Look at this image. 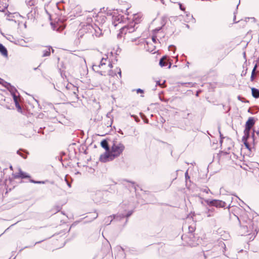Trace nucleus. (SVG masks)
<instances>
[{"label":"nucleus","instance_id":"f257e3e1","mask_svg":"<svg viewBox=\"0 0 259 259\" xmlns=\"http://www.w3.org/2000/svg\"><path fill=\"white\" fill-rule=\"evenodd\" d=\"M125 147L120 142L113 141L109 152H105L100 156V160L102 162H107L113 160L120 156L124 150Z\"/></svg>","mask_w":259,"mask_h":259},{"label":"nucleus","instance_id":"f03ea898","mask_svg":"<svg viewBox=\"0 0 259 259\" xmlns=\"http://www.w3.org/2000/svg\"><path fill=\"white\" fill-rule=\"evenodd\" d=\"M242 224L240 226L239 233L242 236L250 235L253 233V235L257 233V227L255 225L254 221L243 215L241 218Z\"/></svg>","mask_w":259,"mask_h":259},{"label":"nucleus","instance_id":"7ed1b4c3","mask_svg":"<svg viewBox=\"0 0 259 259\" xmlns=\"http://www.w3.org/2000/svg\"><path fill=\"white\" fill-rule=\"evenodd\" d=\"M142 17L140 14H135L133 16V21L127 25L122 27L120 29V33L126 34L127 33H132L138 28V25L141 21Z\"/></svg>","mask_w":259,"mask_h":259},{"label":"nucleus","instance_id":"20e7f679","mask_svg":"<svg viewBox=\"0 0 259 259\" xmlns=\"http://www.w3.org/2000/svg\"><path fill=\"white\" fill-rule=\"evenodd\" d=\"M255 120L254 117H249L247 121L245 123V129L244 130V136L243 137L249 138L250 131L254 125Z\"/></svg>","mask_w":259,"mask_h":259},{"label":"nucleus","instance_id":"39448f33","mask_svg":"<svg viewBox=\"0 0 259 259\" xmlns=\"http://www.w3.org/2000/svg\"><path fill=\"white\" fill-rule=\"evenodd\" d=\"M88 32L89 34H92V36H96L99 37L102 34V30L96 24L93 25L92 24H88Z\"/></svg>","mask_w":259,"mask_h":259},{"label":"nucleus","instance_id":"423d86ee","mask_svg":"<svg viewBox=\"0 0 259 259\" xmlns=\"http://www.w3.org/2000/svg\"><path fill=\"white\" fill-rule=\"evenodd\" d=\"M205 201L208 205L214 206H215L216 207H225L226 205V203L225 202L220 200L206 199L205 200Z\"/></svg>","mask_w":259,"mask_h":259},{"label":"nucleus","instance_id":"0eeeda50","mask_svg":"<svg viewBox=\"0 0 259 259\" xmlns=\"http://www.w3.org/2000/svg\"><path fill=\"white\" fill-rule=\"evenodd\" d=\"M89 14L87 16V24H91L93 22V18L96 19L98 17V13L95 9L87 11Z\"/></svg>","mask_w":259,"mask_h":259},{"label":"nucleus","instance_id":"6e6552de","mask_svg":"<svg viewBox=\"0 0 259 259\" xmlns=\"http://www.w3.org/2000/svg\"><path fill=\"white\" fill-rule=\"evenodd\" d=\"M88 35H89L88 32V24H87L84 25L82 28L79 30L77 34V36L78 39H79L81 38H83L84 36Z\"/></svg>","mask_w":259,"mask_h":259},{"label":"nucleus","instance_id":"1a4fd4ad","mask_svg":"<svg viewBox=\"0 0 259 259\" xmlns=\"http://www.w3.org/2000/svg\"><path fill=\"white\" fill-rule=\"evenodd\" d=\"M104 194L102 191H98L95 194L93 200L96 203H103L104 202L103 200Z\"/></svg>","mask_w":259,"mask_h":259},{"label":"nucleus","instance_id":"9d476101","mask_svg":"<svg viewBox=\"0 0 259 259\" xmlns=\"http://www.w3.org/2000/svg\"><path fill=\"white\" fill-rule=\"evenodd\" d=\"M124 16L121 15H115L112 17V24L114 26H116L118 23H121L123 21Z\"/></svg>","mask_w":259,"mask_h":259},{"label":"nucleus","instance_id":"9b49d317","mask_svg":"<svg viewBox=\"0 0 259 259\" xmlns=\"http://www.w3.org/2000/svg\"><path fill=\"white\" fill-rule=\"evenodd\" d=\"M14 177L16 179L21 178V179H25V178H30V176L29 175L23 171L20 168L19 169V171L16 172L13 175Z\"/></svg>","mask_w":259,"mask_h":259},{"label":"nucleus","instance_id":"f8f14e48","mask_svg":"<svg viewBox=\"0 0 259 259\" xmlns=\"http://www.w3.org/2000/svg\"><path fill=\"white\" fill-rule=\"evenodd\" d=\"M5 83V87L9 91L11 95L15 94L18 93L17 89L11 85L10 83L6 82Z\"/></svg>","mask_w":259,"mask_h":259},{"label":"nucleus","instance_id":"ddd939ff","mask_svg":"<svg viewBox=\"0 0 259 259\" xmlns=\"http://www.w3.org/2000/svg\"><path fill=\"white\" fill-rule=\"evenodd\" d=\"M9 0H0V12H4L9 6Z\"/></svg>","mask_w":259,"mask_h":259},{"label":"nucleus","instance_id":"4468645a","mask_svg":"<svg viewBox=\"0 0 259 259\" xmlns=\"http://www.w3.org/2000/svg\"><path fill=\"white\" fill-rule=\"evenodd\" d=\"M51 50H52V52L53 53L54 50L51 47H49L46 48L43 51H42V57H48L51 54Z\"/></svg>","mask_w":259,"mask_h":259},{"label":"nucleus","instance_id":"2eb2a0df","mask_svg":"<svg viewBox=\"0 0 259 259\" xmlns=\"http://www.w3.org/2000/svg\"><path fill=\"white\" fill-rule=\"evenodd\" d=\"M168 61L166 56H163L159 60V64L161 67H165L167 65Z\"/></svg>","mask_w":259,"mask_h":259},{"label":"nucleus","instance_id":"dca6fc26","mask_svg":"<svg viewBox=\"0 0 259 259\" xmlns=\"http://www.w3.org/2000/svg\"><path fill=\"white\" fill-rule=\"evenodd\" d=\"M101 145L102 148H103L105 150V152H109L110 151V148L109 146L108 143L106 140H103L101 142Z\"/></svg>","mask_w":259,"mask_h":259},{"label":"nucleus","instance_id":"f3484780","mask_svg":"<svg viewBox=\"0 0 259 259\" xmlns=\"http://www.w3.org/2000/svg\"><path fill=\"white\" fill-rule=\"evenodd\" d=\"M11 95L13 98L15 106H16V108L18 109V111L21 110V107L19 103V101L18 100V98H17V96L16 95V94H13Z\"/></svg>","mask_w":259,"mask_h":259},{"label":"nucleus","instance_id":"a211bd4d","mask_svg":"<svg viewBox=\"0 0 259 259\" xmlns=\"http://www.w3.org/2000/svg\"><path fill=\"white\" fill-rule=\"evenodd\" d=\"M0 53L5 57L8 56V51L6 48L0 43Z\"/></svg>","mask_w":259,"mask_h":259},{"label":"nucleus","instance_id":"6ab92c4d","mask_svg":"<svg viewBox=\"0 0 259 259\" xmlns=\"http://www.w3.org/2000/svg\"><path fill=\"white\" fill-rule=\"evenodd\" d=\"M252 96L256 99L259 98V90L255 88H252L251 89Z\"/></svg>","mask_w":259,"mask_h":259},{"label":"nucleus","instance_id":"aec40b11","mask_svg":"<svg viewBox=\"0 0 259 259\" xmlns=\"http://www.w3.org/2000/svg\"><path fill=\"white\" fill-rule=\"evenodd\" d=\"M249 138H247L242 137V141L243 144H244L245 147L249 150H251L250 146L248 142H247V140Z\"/></svg>","mask_w":259,"mask_h":259},{"label":"nucleus","instance_id":"412c9836","mask_svg":"<svg viewBox=\"0 0 259 259\" xmlns=\"http://www.w3.org/2000/svg\"><path fill=\"white\" fill-rule=\"evenodd\" d=\"M6 38L11 42H14L15 44H18L19 42L18 40H16V39L11 35H8V36L6 37Z\"/></svg>","mask_w":259,"mask_h":259},{"label":"nucleus","instance_id":"4be33fe9","mask_svg":"<svg viewBox=\"0 0 259 259\" xmlns=\"http://www.w3.org/2000/svg\"><path fill=\"white\" fill-rule=\"evenodd\" d=\"M29 182L34 183V184H44L46 183V182H48V180L46 181H35L33 179H30Z\"/></svg>","mask_w":259,"mask_h":259},{"label":"nucleus","instance_id":"5701e85b","mask_svg":"<svg viewBox=\"0 0 259 259\" xmlns=\"http://www.w3.org/2000/svg\"><path fill=\"white\" fill-rule=\"evenodd\" d=\"M256 67H257V65H255L252 71V73H251V77H250V80L251 81H253L254 79V73H255V72L256 71Z\"/></svg>","mask_w":259,"mask_h":259},{"label":"nucleus","instance_id":"b1692460","mask_svg":"<svg viewBox=\"0 0 259 259\" xmlns=\"http://www.w3.org/2000/svg\"><path fill=\"white\" fill-rule=\"evenodd\" d=\"M22 150H19L17 151V153L20 156H21L22 157H23V158L25 159L27 157V154H28V152H26L25 154H24L22 152Z\"/></svg>","mask_w":259,"mask_h":259},{"label":"nucleus","instance_id":"393cba45","mask_svg":"<svg viewBox=\"0 0 259 259\" xmlns=\"http://www.w3.org/2000/svg\"><path fill=\"white\" fill-rule=\"evenodd\" d=\"M75 11H76V14L74 15L75 17H78L81 15V11L80 7H77Z\"/></svg>","mask_w":259,"mask_h":259},{"label":"nucleus","instance_id":"a878e982","mask_svg":"<svg viewBox=\"0 0 259 259\" xmlns=\"http://www.w3.org/2000/svg\"><path fill=\"white\" fill-rule=\"evenodd\" d=\"M112 221V216H109L105 219V224L107 225H109L110 224L111 222Z\"/></svg>","mask_w":259,"mask_h":259},{"label":"nucleus","instance_id":"bb28decb","mask_svg":"<svg viewBox=\"0 0 259 259\" xmlns=\"http://www.w3.org/2000/svg\"><path fill=\"white\" fill-rule=\"evenodd\" d=\"M255 130H253L252 133L251 135V139L252 140V143H253V145H255V143L256 137H255Z\"/></svg>","mask_w":259,"mask_h":259},{"label":"nucleus","instance_id":"cd10ccee","mask_svg":"<svg viewBox=\"0 0 259 259\" xmlns=\"http://www.w3.org/2000/svg\"><path fill=\"white\" fill-rule=\"evenodd\" d=\"M181 84L186 87H192L193 85V83L192 82H182Z\"/></svg>","mask_w":259,"mask_h":259},{"label":"nucleus","instance_id":"c85d7f7f","mask_svg":"<svg viewBox=\"0 0 259 259\" xmlns=\"http://www.w3.org/2000/svg\"><path fill=\"white\" fill-rule=\"evenodd\" d=\"M107 59L103 58L102 60L100 61V65H99V67H100L101 66H103L106 64L105 62L106 61Z\"/></svg>","mask_w":259,"mask_h":259},{"label":"nucleus","instance_id":"c756f323","mask_svg":"<svg viewBox=\"0 0 259 259\" xmlns=\"http://www.w3.org/2000/svg\"><path fill=\"white\" fill-rule=\"evenodd\" d=\"M169 50L172 51H174V52H175V51L176 50V47L173 45H170L169 46Z\"/></svg>","mask_w":259,"mask_h":259},{"label":"nucleus","instance_id":"7c9ffc66","mask_svg":"<svg viewBox=\"0 0 259 259\" xmlns=\"http://www.w3.org/2000/svg\"><path fill=\"white\" fill-rule=\"evenodd\" d=\"M202 191L206 193H208V192L210 191V190L208 188H206L202 189Z\"/></svg>","mask_w":259,"mask_h":259},{"label":"nucleus","instance_id":"2f4dec72","mask_svg":"<svg viewBox=\"0 0 259 259\" xmlns=\"http://www.w3.org/2000/svg\"><path fill=\"white\" fill-rule=\"evenodd\" d=\"M137 93H143L144 91L141 89H138L137 90Z\"/></svg>","mask_w":259,"mask_h":259},{"label":"nucleus","instance_id":"473e14b6","mask_svg":"<svg viewBox=\"0 0 259 259\" xmlns=\"http://www.w3.org/2000/svg\"><path fill=\"white\" fill-rule=\"evenodd\" d=\"M117 69L118 70L117 72V73L119 74L120 78L121 77V71L120 68H117Z\"/></svg>","mask_w":259,"mask_h":259},{"label":"nucleus","instance_id":"72a5a7b5","mask_svg":"<svg viewBox=\"0 0 259 259\" xmlns=\"http://www.w3.org/2000/svg\"><path fill=\"white\" fill-rule=\"evenodd\" d=\"M185 178H186V180H188V179H190V177L188 175V171H186L185 172Z\"/></svg>","mask_w":259,"mask_h":259},{"label":"nucleus","instance_id":"f704fd0d","mask_svg":"<svg viewBox=\"0 0 259 259\" xmlns=\"http://www.w3.org/2000/svg\"><path fill=\"white\" fill-rule=\"evenodd\" d=\"M147 50L150 52L153 53V54L155 53V49H147Z\"/></svg>","mask_w":259,"mask_h":259},{"label":"nucleus","instance_id":"c9c22d12","mask_svg":"<svg viewBox=\"0 0 259 259\" xmlns=\"http://www.w3.org/2000/svg\"><path fill=\"white\" fill-rule=\"evenodd\" d=\"M65 181H66V183L67 184V185H68V186L69 187H71V183H70L67 180V179L66 178L65 179Z\"/></svg>","mask_w":259,"mask_h":259},{"label":"nucleus","instance_id":"e433bc0d","mask_svg":"<svg viewBox=\"0 0 259 259\" xmlns=\"http://www.w3.org/2000/svg\"><path fill=\"white\" fill-rule=\"evenodd\" d=\"M247 69H246L245 70H243L241 73L242 76H245L247 73Z\"/></svg>","mask_w":259,"mask_h":259},{"label":"nucleus","instance_id":"4c0bfd02","mask_svg":"<svg viewBox=\"0 0 259 259\" xmlns=\"http://www.w3.org/2000/svg\"><path fill=\"white\" fill-rule=\"evenodd\" d=\"M98 72L101 75H105V71H99Z\"/></svg>","mask_w":259,"mask_h":259},{"label":"nucleus","instance_id":"58836bf2","mask_svg":"<svg viewBox=\"0 0 259 259\" xmlns=\"http://www.w3.org/2000/svg\"><path fill=\"white\" fill-rule=\"evenodd\" d=\"M61 208V207L60 206H56V212L60 211Z\"/></svg>","mask_w":259,"mask_h":259},{"label":"nucleus","instance_id":"ea45409f","mask_svg":"<svg viewBox=\"0 0 259 259\" xmlns=\"http://www.w3.org/2000/svg\"><path fill=\"white\" fill-rule=\"evenodd\" d=\"M98 214L97 213H96V212L94 213V214H93L94 219H96L98 217Z\"/></svg>","mask_w":259,"mask_h":259},{"label":"nucleus","instance_id":"a19ab883","mask_svg":"<svg viewBox=\"0 0 259 259\" xmlns=\"http://www.w3.org/2000/svg\"><path fill=\"white\" fill-rule=\"evenodd\" d=\"M179 6H180V9L181 10H185V8H184L182 6V4H179Z\"/></svg>","mask_w":259,"mask_h":259},{"label":"nucleus","instance_id":"79ce46f5","mask_svg":"<svg viewBox=\"0 0 259 259\" xmlns=\"http://www.w3.org/2000/svg\"><path fill=\"white\" fill-rule=\"evenodd\" d=\"M152 39L154 43H156L157 39L155 36H152Z\"/></svg>","mask_w":259,"mask_h":259},{"label":"nucleus","instance_id":"37998d69","mask_svg":"<svg viewBox=\"0 0 259 259\" xmlns=\"http://www.w3.org/2000/svg\"><path fill=\"white\" fill-rule=\"evenodd\" d=\"M132 214V212H128L126 214V217L127 218L129 217Z\"/></svg>","mask_w":259,"mask_h":259},{"label":"nucleus","instance_id":"c03bdc74","mask_svg":"<svg viewBox=\"0 0 259 259\" xmlns=\"http://www.w3.org/2000/svg\"><path fill=\"white\" fill-rule=\"evenodd\" d=\"M201 92V91L199 90V91H197L196 93V96L197 97L199 96V95L200 94V93Z\"/></svg>","mask_w":259,"mask_h":259},{"label":"nucleus","instance_id":"a18cd8bd","mask_svg":"<svg viewBox=\"0 0 259 259\" xmlns=\"http://www.w3.org/2000/svg\"><path fill=\"white\" fill-rule=\"evenodd\" d=\"M220 137H221V140H220V143H222L223 142V140H222V138H223V136L221 133V132H220Z\"/></svg>","mask_w":259,"mask_h":259},{"label":"nucleus","instance_id":"49530a36","mask_svg":"<svg viewBox=\"0 0 259 259\" xmlns=\"http://www.w3.org/2000/svg\"><path fill=\"white\" fill-rule=\"evenodd\" d=\"M237 99H238L239 100L241 101L242 102H243V101L242 100V97H241L240 96H238L237 97Z\"/></svg>","mask_w":259,"mask_h":259},{"label":"nucleus","instance_id":"de8ad7c7","mask_svg":"<svg viewBox=\"0 0 259 259\" xmlns=\"http://www.w3.org/2000/svg\"><path fill=\"white\" fill-rule=\"evenodd\" d=\"M118 133H119V134H120L121 135L123 134V133L122 132V131L120 129L119 130V131H118Z\"/></svg>","mask_w":259,"mask_h":259},{"label":"nucleus","instance_id":"09e8293b","mask_svg":"<svg viewBox=\"0 0 259 259\" xmlns=\"http://www.w3.org/2000/svg\"><path fill=\"white\" fill-rule=\"evenodd\" d=\"M108 66H109L110 68H112V67H113L112 64L110 62L109 63V64H108Z\"/></svg>","mask_w":259,"mask_h":259},{"label":"nucleus","instance_id":"8fccbe9b","mask_svg":"<svg viewBox=\"0 0 259 259\" xmlns=\"http://www.w3.org/2000/svg\"><path fill=\"white\" fill-rule=\"evenodd\" d=\"M132 183L134 185L133 187H134V189H135V191H136V186L135 185V183L134 182H132Z\"/></svg>","mask_w":259,"mask_h":259},{"label":"nucleus","instance_id":"3c124183","mask_svg":"<svg viewBox=\"0 0 259 259\" xmlns=\"http://www.w3.org/2000/svg\"><path fill=\"white\" fill-rule=\"evenodd\" d=\"M255 134H256L257 136H259V131H255Z\"/></svg>","mask_w":259,"mask_h":259},{"label":"nucleus","instance_id":"603ef678","mask_svg":"<svg viewBox=\"0 0 259 259\" xmlns=\"http://www.w3.org/2000/svg\"><path fill=\"white\" fill-rule=\"evenodd\" d=\"M109 74L110 75H112V76H113V74H112V71L111 70H110V72H109Z\"/></svg>","mask_w":259,"mask_h":259},{"label":"nucleus","instance_id":"864d4df0","mask_svg":"<svg viewBox=\"0 0 259 259\" xmlns=\"http://www.w3.org/2000/svg\"><path fill=\"white\" fill-rule=\"evenodd\" d=\"M209 213V210L208 211V212H207V216L208 217H210V216H211V215H210L209 213Z\"/></svg>","mask_w":259,"mask_h":259},{"label":"nucleus","instance_id":"5fc2aeb1","mask_svg":"<svg viewBox=\"0 0 259 259\" xmlns=\"http://www.w3.org/2000/svg\"><path fill=\"white\" fill-rule=\"evenodd\" d=\"M156 84H157V85H160V81H157L156 82Z\"/></svg>","mask_w":259,"mask_h":259},{"label":"nucleus","instance_id":"6e6d98bb","mask_svg":"<svg viewBox=\"0 0 259 259\" xmlns=\"http://www.w3.org/2000/svg\"><path fill=\"white\" fill-rule=\"evenodd\" d=\"M171 64L170 63H169V65H168V68H170V67H171Z\"/></svg>","mask_w":259,"mask_h":259},{"label":"nucleus","instance_id":"4d7b16f0","mask_svg":"<svg viewBox=\"0 0 259 259\" xmlns=\"http://www.w3.org/2000/svg\"><path fill=\"white\" fill-rule=\"evenodd\" d=\"M234 20H235V19H236V13H234Z\"/></svg>","mask_w":259,"mask_h":259},{"label":"nucleus","instance_id":"13d9d810","mask_svg":"<svg viewBox=\"0 0 259 259\" xmlns=\"http://www.w3.org/2000/svg\"><path fill=\"white\" fill-rule=\"evenodd\" d=\"M41 130H42V128H41V127H40V128H39V131H38V133H41V131H41Z\"/></svg>","mask_w":259,"mask_h":259},{"label":"nucleus","instance_id":"bf43d9fd","mask_svg":"<svg viewBox=\"0 0 259 259\" xmlns=\"http://www.w3.org/2000/svg\"><path fill=\"white\" fill-rule=\"evenodd\" d=\"M161 28H159V29H156L155 31H158Z\"/></svg>","mask_w":259,"mask_h":259},{"label":"nucleus","instance_id":"052dcab7","mask_svg":"<svg viewBox=\"0 0 259 259\" xmlns=\"http://www.w3.org/2000/svg\"><path fill=\"white\" fill-rule=\"evenodd\" d=\"M186 26L187 28H189V25L186 24Z\"/></svg>","mask_w":259,"mask_h":259},{"label":"nucleus","instance_id":"680f3d73","mask_svg":"<svg viewBox=\"0 0 259 259\" xmlns=\"http://www.w3.org/2000/svg\"><path fill=\"white\" fill-rule=\"evenodd\" d=\"M41 242V241H38V242H36L34 245L36 244H38L39 243Z\"/></svg>","mask_w":259,"mask_h":259},{"label":"nucleus","instance_id":"e2e57ef3","mask_svg":"<svg viewBox=\"0 0 259 259\" xmlns=\"http://www.w3.org/2000/svg\"><path fill=\"white\" fill-rule=\"evenodd\" d=\"M162 4H164V0H160Z\"/></svg>","mask_w":259,"mask_h":259},{"label":"nucleus","instance_id":"0e129e2a","mask_svg":"<svg viewBox=\"0 0 259 259\" xmlns=\"http://www.w3.org/2000/svg\"><path fill=\"white\" fill-rule=\"evenodd\" d=\"M119 248H120V249H121L122 250H123V248H122V247L120 246V247H119Z\"/></svg>","mask_w":259,"mask_h":259},{"label":"nucleus","instance_id":"69168bd1","mask_svg":"<svg viewBox=\"0 0 259 259\" xmlns=\"http://www.w3.org/2000/svg\"><path fill=\"white\" fill-rule=\"evenodd\" d=\"M248 112H250V109H248Z\"/></svg>","mask_w":259,"mask_h":259},{"label":"nucleus","instance_id":"338daca9","mask_svg":"<svg viewBox=\"0 0 259 259\" xmlns=\"http://www.w3.org/2000/svg\"><path fill=\"white\" fill-rule=\"evenodd\" d=\"M51 0H48L47 3H50Z\"/></svg>","mask_w":259,"mask_h":259},{"label":"nucleus","instance_id":"774afa93","mask_svg":"<svg viewBox=\"0 0 259 259\" xmlns=\"http://www.w3.org/2000/svg\"><path fill=\"white\" fill-rule=\"evenodd\" d=\"M252 19L253 20V21L255 20V19L254 18H252Z\"/></svg>","mask_w":259,"mask_h":259}]
</instances>
